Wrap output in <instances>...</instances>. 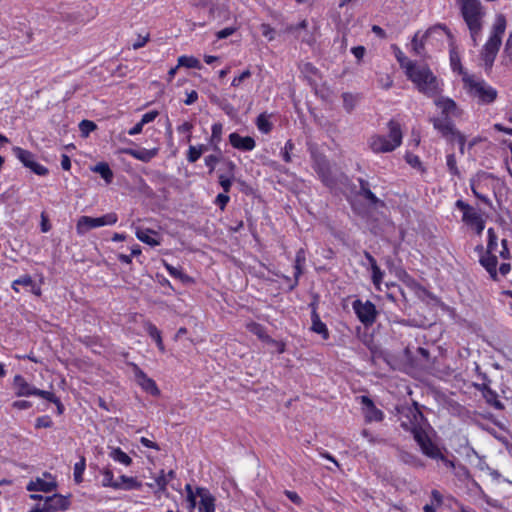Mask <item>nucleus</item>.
Instances as JSON below:
<instances>
[{
  "mask_svg": "<svg viewBox=\"0 0 512 512\" xmlns=\"http://www.w3.org/2000/svg\"><path fill=\"white\" fill-rule=\"evenodd\" d=\"M432 122L434 128L437 129L445 137L449 135L455 136V134L458 132L454 129L452 123L446 117L444 119H433Z\"/></svg>",
  "mask_w": 512,
  "mask_h": 512,
  "instance_id": "24",
  "label": "nucleus"
},
{
  "mask_svg": "<svg viewBox=\"0 0 512 512\" xmlns=\"http://www.w3.org/2000/svg\"><path fill=\"white\" fill-rule=\"evenodd\" d=\"M500 44L501 39H499L498 36H490L484 45V48L481 52V57L486 69H490L492 67Z\"/></svg>",
  "mask_w": 512,
  "mask_h": 512,
  "instance_id": "11",
  "label": "nucleus"
},
{
  "mask_svg": "<svg viewBox=\"0 0 512 512\" xmlns=\"http://www.w3.org/2000/svg\"><path fill=\"white\" fill-rule=\"evenodd\" d=\"M144 329L148 333V335L156 342L159 350L161 352L165 351V347L163 344L162 336L160 330L151 322L144 323Z\"/></svg>",
  "mask_w": 512,
  "mask_h": 512,
  "instance_id": "27",
  "label": "nucleus"
},
{
  "mask_svg": "<svg viewBox=\"0 0 512 512\" xmlns=\"http://www.w3.org/2000/svg\"><path fill=\"white\" fill-rule=\"evenodd\" d=\"M186 95H187V98L184 100V103L186 105H191V104L195 103L198 99V93L195 90L187 92Z\"/></svg>",
  "mask_w": 512,
  "mask_h": 512,
  "instance_id": "60",
  "label": "nucleus"
},
{
  "mask_svg": "<svg viewBox=\"0 0 512 512\" xmlns=\"http://www.w3.org/2000/svg\"><path fill=\"white\" fill-rule=\"evenodd\" d=\"M230 144L241 151H252L255 146V140L250 136H241L234 132L229 135Z\"/></svg>",
  "mask_w": 512,
  "mask_h": 512,
  "instance_id": "18",
  "label": "nucleus"
},
{
  "mask_svg": "<svg viewBox=\"0 0 512 512\" xmlns=\"http://www.w3.org/2000/svg\"><path fill=\"white\" fill-rule=\"evenodd\" d=\"M148 40H149L148 35H146L144 37H139L138 40L135 43H133V45H132L133 49L137 50V49L143 47L148 42Z\"/></svg>",
  "mask_w": 512,
  "mask_h": 512,
  "instance_id": "64",
  "label": "nucleus"
},
{
  "mask_svg": "<svg viewBox=\"0 0 512 512\" xmlns=\"http://www.w3.org/2000/svg\"><path fill=\"white\" fill-rule=\"evenodd\" d=\"M406 160L413 167H420V165H421L420 159L416 155L408 154L406 156Z\"/></svg>",
  "mask_w": 512,
  "mask_h": 512,
  "instance_id": "62",
  "label": "nucleus"
},
{
  "mask_svg": "<svg viewBox=\"0 0 512 512\" xmlns=\"http://www.w3.org/2000/svg\"><path fill=\"white\" fill-rule=\"evenodd\" d=\"M305 252L300 249L295 258V276L298 277L302 273V266L305 263Z\"/></svg>",
  "mask_w": 512,
  "mask_h": 512,
  "instance_id": "41",
  "label": "nucleus"
},
{
  "mask_svg": "<svg viewBox=\"0 0 512 512\" xmlns=\"http://www.w3.org/2000/svg\"><path fill=\"white\" fill-rule=\"evenodd\" d=\"M251 71L249 69L244 70L238 76H235L231 82V86L234 88H240L244 82L251 77Z\"/></svg>",
  "mask_w": 512,
  "mask_h": 512,
  "instance_id": "36",
  "label": "nucleus"
},
{
  "mask_svg": "<svg viewBox=\"0 0 512 512\" xmlns=\"http://www.w3.org/2000/svg\"><path fill=\"white\" fill-rule=\"evenodd\" d=\"M97 128L96 124L90 120H82L79 123V130L84 137H87Z\"/></svg>",
  "mask_w": 512,
  "mask_h": 512,
  "instance_id": "40",
  "label": "nucleus"
},
{
  "mask_svg": "<svg viewBox=\"0 0 512 512\" xmlns=\"http://www.w3.org/2000/svg\"><path fill=\"white\" fill-rule=\"evenodd\" d=\"M353 310L358 319L365 326H371L376 321L377 310L371 301H361L359 299L353 302Z\"/></svg>",
  "mask_w": 512,
  "mask_h": 512,
  "instance_id": "9",
  "label": "nucleus"
},
{
  "mask_svg": "<svg viewBox=\"0 0 512 512\" xmlns=\"http://www.w3.org/2000/svg\"><path fill=\"white\" fill-rule=\"evenodd\" d=\"M234 32H235L234 28H230V27L224 28V29L220 30L219 32H217V38L218 39L227 38L230 35H232Z\"/></svg>",
  "mask_w": 512,
  "mask_h": 512,
  "instance_id": "61",
  "label": "nucleus"
},
{
  "mask_svg": "<svg viewBox=\"0 0 512 512\" xmlns=\"http://www.w3.org/2000/svg\"><path fill=\"white\" fill-rule=\"evenodd\" d=\"M117 221L118 216L114 212L107 213L101 217L81 216L76 223V232L78 235L83 236L92 229L114 225Z\"/></svg>",
  "mask_w": 512,
  "mask_h": 512,
  "instance_id": "6",
  "label": "nucleus"
},
{
  "mask_svg": "<svg viewBox=\"0 0 512 512\" xmlns=\"http://www.w3.org/2000/svg\"><path fill=\"white\" fill-rule=\"evenodd\" d=\"M44 505L48 512L66 511L70 506L67 497L61 494H53L52 496L45 497Z\"/></svg>",
  "mask_w": 512,
  "mask_h": 512,
  "instance_id": "15",
  "label": "nucleus"
},
{
  "mask_svg": "<svg viewBox=\"0 0 512 512\" xmlns=\"http://www.w3.org/2000/svg\"><path fill=\"white\" fill-rule=\"evenodd\" d=\"M201 157L200 148H196V146L190 145L187 152V160L190 163L196 162Z\"/></svg>",
  "mask_w": 512,
  "mask_h": 512,
  "instance_id": "44",
  "label": "nucleus"
},
{
  "mask_svg": "<svg viewBox=\"0 0 512 512\" xmlns=\"http://www.w3.org/2000/svg\"><path fill=\"white\" fill-rule=\"evenodd\" d=\"M479 262L484 267V269L489 273L491 279H493L494 281L499 280L497 271V257L495 256V253H483L480 256Z\"/></svg>",
  "mask_w": 512,
  "mask_h": 512,
  "instance_id": "19",
  "label": "nucleus"
},
{
  "mask_svg": "<svg viewBox=\"0 0 512 512\" xmlns=\"http://www.w3.org/2000/svg\"><path fill=\"white\" fill-rule=\"evenodd\" d=\"M343 105L346 111L351 112L357 103V97L351 93H344L342 95Z\"/></svg>",
  "mask_w": 512,
  "mask_h": 512,
  "instance_id": "38",
  "label": "nucleus"
},
{
  "mask_svg": "<svg viewBox=\"0 0 512 512\" xmlns=\"http://www.w3.org/2000/svg\"><path fill=\"white\" fill-rule=\"evenodd\" d=\"M134 376H135V379H136L138 385H140L142 387V389H144L146 392H148L154 396H158L160 394V390L158 389L155 381L153 379H151L150 377H148L136 365H134Z\"/></svg>",
  "mask_w": 512,
  "mask_h": 512,
  "instance_id": "14",
  "label": "nucleus"
},
{
  "mask_svg": "<svg viewBox=\"0 0 512 512\" xmlns=\"http://www.w3.org/2000/svg\"><path fill=\"white\" fill-rule=\"evenodd\" d=\"M294 149V144L292 143V141H287L285 143V146L283 148V150L281 151V155H282V158L285 162L289 163L291 162V151Z\"/></svg>",
  "mask_w": 512,
  "mask_h": 512,
  "instance_id": "48",
  "label": "nucleus"
},
{
  "mask_svg": "<svg viewBox=\"0 0 512 512\" xmlns=\"http://www.w3.org/2000/svg\"><path fill=\"white\" fill-rule=\"evenodd\" d=\"M366 258L368 259L370 265H371V271H372V282L375 286V288L378 291H381V283L383 280L384 272L379 268V266L376 263V260L371 256L369 253H366Z\"/></svg>",
  "mask_w": 512,
  "mask_h": 512,
  "instance_id": "23",
  "label": "nucleus"
},
{
  "mask_svg": "<svg viewBox=\"0 0 512 512\" xmlns=\"http://www.w3.org/2000/svg\"><path fill=\"white\" fill-rule=\"evenodd\" d=\"M476 46L481 35L484 10L479 0H456Z\"/></svg>",
  "mask_w": 512,
  "mask_h": 512,
  "instance_id": "4",
  "label": "nucleus"
},
{
  "mask_svg": "<svg viewBox=\"0 0 512 512\" xmlns=\"http://www.w3.org/2000/svg\"><path fill=\"white\" fill-rule=\"evenodd\" d=\"M90 169L92 172L98 173L107 184L112 182L114 174L106 162H99Z\"/></svg>",
  "mask_w": 512,
  "mask_h": 512,
  "instance_id": "29",
  "label": "nucleus"
},
{
  "mask_svg": "<svg viewBox=\"0 0 512 512\" xmlns=\"http://www.w3.org/2000/svg\"><path fill=\"white\" fill-rule=\"evenodd\" d=\"M455 206L463 213V223L480 235L485 228V220L482 214L463 200H457Z\"/></svg>",
  "mask_w": 512,
  "mask_h": 512,
  "instance_id": "7",
  "label": "nucleus"
},
{
  "mask_svg": "<svg viewBox=\"0 0 512 512\" xmlns=\"http://www.w3.org/2000/svg\"><path fill=\"white\" fill-rule=\"evenodd\" d=\"M256 125L257 128L263 133H269L272 129V124L264 114L258 116Z\"/></svg>",
  "mask_w": 512,
  "mask_h": 512,
  "instance_id": "37",
  "label": "nucleus"
},
{
  "mask_svg": "<svg viewBox=\"0 0 512 512\" xmlns=\"http://www.w3.org/2000/svg\"><path fill=\"white\" fill-rule=\"evenodd\" d=\"M488 235V243H487V250L486 252L489 253H495L497 252L498 243H497V236L493 228H489L487 231Z\"/></svg>",
  "mask_w": 512,
  "mask_h": 512,
  "instance_id": "35",
  "label": "nucleus"
},
{
  "mask_svg": "<svg viewBox=\"0 0 512 512\" xmlns=\"http://www.w3.org/2000/svg\"><path fill=\"white\" fill-rule=\"evenodd\" d=\"M13 151V154L14 156L28 169H30L33 173H35L36 175H39V176H45L48 174V169L39 164L36 160H35V155L28 151V150H25L21 147H13L12 149Z\"/></svg>",
  "mask_w": 512,
  "mask_h": 512,
  "instance_id": "8",
  "label": "nucleus"
},
{
  "mask_svg": "<svg viewBox=\"0 0 512 512\" xmlns=\"http://www.w3.org/2000/svg\"><path fill=\"white\" fill-rule=\"evenodd\" d=\"M174 478L175 472L173 470H170L168 472L161 470L160 473L155 478V482L153 484H149V486L151 488H157L159 491L164 492L166 490L168 483Z\"/></svg>",
  "mask_w": 512,
  "mask_h": 512,
  "instance_id": "22",
  "label": "nucleus"
},
{
  "mask_svg": "<svg viewBox=\"0 0 512 512\" xmlns=\"http://www.w3.org/2000/svg\"><path fill=\"white\" fill-rule=\"evenodd\" d=\"M219 158L214 155H208L205 157V164L210 168V171H213L215 168V165L218 163Z\"/></svg>",
  "mask_w": 512,
  "mask_h": 512,
  "instance_id": "58",
  "label": "nucleus"
},
{
  "mask_svg": "<svg viewBox=\"0 0 512 512\" xmlns=\"http://www.w3.org/2000/svg\"><path fill=\"white\" fill-rule=\"evenodd\" d=\"M164 267L166 268V270L168 271V273L170 274V276L174 277V278H178V279H184L185 275L184 273L181 271V269L179 268H176L170 264H168L167 262L164 261Z\"/></svg>",
  "mask_w": 512,
  "mask_h": 512,
  "instance_id": "47",
  "label": "nucleus"
},
{
  "mask_svg": "<svg viewBox=\"0 0 512 512\" xmlns=\"http://www.w3.org/2000/svg\"><path fill=\"white\" fill-rule=\"evenodd\" d=\"M193 129V125L190 122H184L177 127L179 133L187 134V141L191 140V131Z\"/></svg>",
  "mask_w": 512,
  "mask_h": 512,
  "instance_id": "49",
  "label": "nucleus"
},
{
  "mask_svg": "<svg viewBox=\"0 0 512 512\" xmlns=\"http://www.w3.org/2000/svg\"><path fill=\"white\" fill-rule=\"evenodd\" d=\"M86 468L85 458L82 456L80 460L74 465V481L79 484L83 481V474Z\"/></svg>",
  "mask_w": 512,
  "mask_h": 512,
  "instance_id": "32",
  "label": "nucleus"
},
{
  "mask_svg": "<svg viewBox=\"0 0 512 512\" xmlns=\"http://www.w3.org/2000/svg\"><path fill=\"white\" fill-rule=\"evenodd\" d=\"M158 115H159V113L156 110L149 111L142 116L140 122L144 126L150 122H153L157 118Z\"/></svg>",
  "mask_w": 512,
  "mask_h": 512,
  "instance_id": "54",
  "label": "nucleus"
},
{
  "mask_svg": "<svg viewBox=\"0 0 512 512\" xmlns=\"http://www.w3.org/2000/svg\"><path fill=\"white\" fill-rule=\"evenodd\" d=\"M285 495L296 505H300L302 503L301 497L294 491H285Z\"/></svg>",
  "mask_w": 512,
  "mask_h": 512,
  "instance_id": "57",
  "label": "nucleus"
},
{
  "mask_svg": "<svg viewBox=\"0 0 512 512\" xmlns=\"http://www.w3.org/2000/svg\"><path fill=\"white\" fill-rule=\"evenodd\" d=\"M506 27V21L504 16L500 15L496 19V23L494 24L493 31L490 36H498L501 39Z\"/></svg>",
  "mask_w": 512,
  "mask_h": 512,
  "instance_id": "34",
  "label": "nucleus"
},
{
  "mask_svg": "<svg viewBox=\"0 0 512 512\" xmlns=\"http://www.w3.org/2000/svg\"><path fill=\"white\" fill-rule=\"evenodd\" d=\"M312 326L311 330L319 335L322 336L324 340H327L329 338V331L324 322L321 321L319 315L313 311L312 316Z\"/></svg>",
  "mask_w": 512,
  "mask_h": 512,
  "instance_id": "25",
  "label": "nucleus"
},
{
  "mask_svg": "<svg viewBox=\"0 0 512 512\" xmlns=\"http://www.w3.org/2000/svg\"><path fill=\"white\" fill-rule=\"evenodd\" d=\"M435 105L442 111L446 118L459 117L461 115V110L451 98L438 97L435 100Z\"/></svg>",
  "mask_w": 512,
  "mask_h": 512,
  "instance_id": "16",
  "label": "nucleus"
},
{
  "mask_svg": "<svg viewBox=\"0 0 512 512\" xmlns=\"http://www.w3.org/2000/svg\"><path fill=\"white\" fill-rule=\"evenodd\" d=\"M57 488V482L55 478L50 473H43L42 477H37L33 480H31L27 486L26 489L28 491L34 492H44L49 493Z\"/></svg>",
  "mask_w": 512,
  "mask_h": 512,
  "instance_id": "10",
  "label": "nucleus"
},
{
  "mask_svg": "<svg viewBox=\"0 0 512 512\" xmlns=\"http://www.w3.org/2000/svg\"><path fill=\"white\" fill-rule=\"evenodd\" d=\"M118 481L123 484L122 489L124 490L139 489L141 487V483L134 477L122 475Z\"/></svg>",
  "mask_w": 512,
  "mask_h": 512,
  "instance_id": "33",
  "label": "nucleus"
},
{
  "mask_svg": "<svg viewBox=\"0 0 512 512\" xmlns=\"http://www.w3.org/2000/svg\"><path fill=\"white\" fill-rule=\"evenodd\" d=\"M462 81L466 93L478 104L490 105L496 101L498 91L484 79L463 73Z\"/></svg>",
  "mask_w": 512,
  "mask_h": 512,
  "instance_id": "3",
  "label": "nucleus"
},
{
  "mask_svg": "<svg viewBox=\"0 0 512 512\" xmlns=\"http://www.w3.org/2000/svg\"><path fill=\"white\" fill-rule=\"evenodd\" d=\"M52 424V421L50 420L49 417L47 416H43V417H40L36 420V427L37 428H42V427H50Z\"/></svg>",
  "mask_w": 512,
  "mask_h": 512,
  "instance_id": "56",
  "label": "nucleus"
},
{
  "mask_svg": "<svg viewBox=\"0 0 512 512\" xmlns=\"http://www.w3.org/2000/svg\"><path fill=\"white\" fill-rule=\"evenodd\" d=\"M446 164H447L448 170L451 174L456 175V176L460 175L454 154L447 155Z\"/></svg>",
  "mask_w": 512,
  "mask_h": 512,
  "instance_id": "43",
  "label": "nucleus"
},
{
  "mask_svg": "<svg viewBox=\"0 0 512 512\" xmlns=\"http://www.w3.org/2000/svg\"><path fill=\"white\" fill-rule=\"evenodd\" d=\"M223 131V126L221 123H214L211 128V142L219 143L221 140V135Z\"/></svg>",
  "mask_w": 512,
  "mask_h": 512,
  "instance_id": "42",
  "label": "nucleus"
},
{
  "mask_svg": "<svg viewBox=\"0 0 512 512\" xmlns=\"http://www.w3.org/2000/svg\"><path fill=\"white\" fill-rule=\"evenodd\" d=\"M109 457L114 460L115 462H118L125 466H130L132 463L131 457L125 453L121 448L119 447H111L109 448Z\"/></svg>",
  "mask_w": 512,
  "mask_h": 512,
  "instance_id": "28",
  "label": "nucleus"
},
{
  "mask_svg": "<svg viewBox=\"0 0 512 512\" xmlns=\"http://www.w3.org/2000/svg\"><path fill=\"white\" fill-rule=\"evenodd\" d=\"M61 167L66 171H69L71 169V160L69 156L66 154H63L61 156Z\"/></svg>",
  "mask_w": 512,
  "mask_h": 512,
  "instance_id": "63",
  "label": "nucleus"
},
{
  "mask_svg": "<svg viewBox=\"0 0 512 512\" xmlns=\"http://www.w3.org/2000/svg\"><path fill=\"white\" fill-rule=\"evenodd\" d=\"M185 490L187 492V500L190 503V508L193 509L196 507V499H197L196 491L195 492L193 491L190 484H187L185 486Z\"/></svg>",
  "mask_w": 512,
  "mask_h": 512,
  "instance_id": "51",
  "label": "nucleus"
},
{
  "mask_svg": "<svg viewBox=\"0 0 512 512\" xmlns=\"http://www.w3.org/2000/svg\"><path fill=\"white\" fill-rule=\"evenodd\" d=\"M360 402L367 422H380L383 420V412L374 405L373 401L368 396H361Z\"/></svg>",
  "mask_w": 512,
  "mask_h": 512,
  "instance_id": "12",
  "label": "nucleus"
},
{
  "mask_svg": "<svg viewBox=\"0 0 512 512\" xmlns=\"http://www.w3.org/2000/svg\"><path fill=\"white\" fill-rule=\"evenodd\" d=\"M16 395L19 397L22 396H34L36 389L34 386L30 385L21 375H16L13 380Z\"/></svg>",
  "mask_w": 512,
  "mask_h": 512,
  "instance_id": "20",
  "label": "nucleus"
},
{
  "mask_svg": "<svg viewBox=\"0 0 512 512\" xmlns=\"http://www.w3.org/2000/svg\"><path fill=\"white\" fill-rule=\"evenodd\" d=\"M501 246H502V249L499 251L500 257L503 258V259H509L510 258V252H509V249L507 247V240L506 239H503L501 241Z\"/></svg>",
  "mask_w": 512,
  "mask_h": 512,
  "instance_id": "59",
  "label": "nucleus"
},
{
  "mask_svg": "<svg viewBox=\"0 0 512 512\" xmlns=\"http://www.w3.org/2000/svg\"><path fill=\"white\" fill-rule=\"evenodd\" d=\"M411 414L414 418V423H412L408 429H410L414 435V439L419 444L422 452L435 460L440 461L445 467L449 469H454L455 464L452 460L448 459L439 449L437 445L432 443V441L427 437V435L420 429L418 426L420 425V422L422 421L423 417L422 414L418 410L411 411Z\"/></svg>",
  "mask_w": 512,
  "mask_h": 512,
  "instance_id": "2",
  "label": "nucleus"
},
{
  "mask_svg": "<svg viewBox=\"0 0 512 512\" xmlns=\"http://www.w3.org/2000/svg\"><path fill=\"white\" fill-rule=\"evenodd\" d=\"M178 66L186 68L201 69L200 61L194 56L182 55L178 58Z\"/></svg>",
  "mask_w": 512,
  "mask_h": 512,
  "instance_id": "31",
  "label": "nucleus"
},
{
  "mask_svg": "<svg viewBox=\"0 0 512 512\" xmlns=\"http://www.w3.org/2000/svg\"><path fill=\"white\" fill-rule=\"evenodd\" d=\"M389 134L373 135L369 138L368 144L374 153H388L394 151L402 143V130L398 122L391 120L388 122Z\"/></svg>",
  "mask_w": 512,
  "mask_h": 512,
  "instance_id": "5",
  "label": "nucleus"
},
{
  "mask_svg": "<svg viewBox=\"0 0 512 512\" xmlns=\"http://www.w3.org/2000/svg\"><path fill=\"white\" fill-rule=\"evenodd\" d=\"M196 495L199 498L198 506L199 512H215L216 498L206 488H196Z\"/></svg>",
  "mask_w": 512,
  "mask_h": 512,
  "instance_id": "13",
  "label": "nucleus"
},
{
  "mask_svg": "<svg viewBox=\"0 0 512 512\" xmlns=\"http://www.w3.org/2000/svg\"><path fill=\"white\" fill-rule=\"evenodd\" d=\"M101 475H102L101 485L103 487H109V488H113L115 490L122 489L123 484L120 483L118 480L114 479V474H113L112 470H110L109 468H104L101 471Z\"/></svg>",
  "mask_w": 512,
  "mask_h": 512,
  "instance_id": "26",
  "label": "nucleus"
},
{
  "mask_svg": "<svg viewBox=\"0 0 512 512\" xmlns=\"http://www.w3.org/2000/svg\"><path fill=\"white\" fill-rule=\"evenodd\" d=\"M351 52L360 61L364 57L366 49L364 46H356L351 49Z\"/></svg>",
  "mask_w": 512,
  "mask_h": 512,
  "instance_id": "55",
  "label": "nucleus"
},
{
  "mask_svg": "<svg viewBox=\"0 0 512 512\" xmlns=\"http://www.w3.org/2000/svg\"><path fill=\"white\" fill-rule=\"evenodd\" d=\"M260 30L262 35L269 41L274 39L275 30L269 24H262Z\"/></svg>",
  "mask_w": 512,
  "mask_h": 512,
  "instance_id": "52",
  "label": "nucleus"
},
{
  "mask_svg": "<svg viewBox=\"0 0 512 512\" xmlns=\"http://www.w3.org/2000/svg\"><path fill=\"white\" fill-rule=\"evenodd\" d=\"M34 396H38V397H41V398H44L52 403L54 402H58V398L52 393V392H49V391H44V390H40V389H36V392H35V395Z\"/></svg>",
  "mask_w": 512,
  "mask_h": 512,
  "instance_id": "50",
  "label": "nucleus"
},
{
  "mask_svg": "<svg viewBox=\"0 0 512 512\" xmlns=\"http://www.w3.org/2000/svg\"><path fill=\"white\" fill-rule=\"evenodd\" d=\"M33 280L29 275H24L13 281L12 288L14 291L19 292L18 286H24L30 288L33 286Z\"/></svg>",
  "mask_w": 512,
  "mask_h": 512,
  "instance_id": "39",
  "label": "nucleus"
},
{
  "mask_svg": "<svg viewBox=\"0 0 512 512\" xmlns=\"http://www.w3.org/2000/svg\"><path fill=\"white\" fill-rule=\"evenodd\" d=\"M134 229L137 239L140 240L141 242L151 247H155L161 244L160 235L157 231L138 226L135 227Z\"/></svg>",
  "mask_w": 512,
  "mask_h": 512,
  "instance_id": "17",
  "label": "nucleus"
},
{
  "mask_svg": "<svg viewBox=\"0 0 512 512\" xmlns=\"http://www.w3.org/2000/svg\"><path fill=\"white\" fill-rule=\"evenodd\" d=\"M327 168L325 166H321L320 164H318L317 166V172L319 174V176L321 177L322 179V182L326 185V186H329L331 187L333 185V182L330 178V176L328 175L327 173Z\"/></svg>",
  "mask_w": 512,
  "mask_h": 512,
  "instance_id": "45",
  "label": "nucleus"
},
{
  "mask_svg": "<svg viewBox=\"0 0 512 512\" xmlns=\"http://www.w3.org/2000/svg\"><path fill=\"white\" fill-rule=\"evenodd\" d=\"M229 170L231 172V175H219V184L223 188L225 193H228L231 189L232 183H233V170L235 169V164L233 162L228 163Z\"/></svg>",
  "mask_w": 512,
  "mask_h": 512,
  "instance_id": "30",
  "label": "nucleus"
},
{
  "mask_svg": "<svg viewBox=\"0 0 512 512\" xmlns=\"http://www.w3.org/2000/svg\"><path fill=\"white\" fill-rule=\"evenodd\" d=\"M361 194L367 199L369 200L371 203L373 204H376L379 202V199L375 196V194L370 190L368 189L365 184L362 182L361 183Z\"/></svg>",
  "mask_w": 512,
  "mask_h": 512,
  "instance_id": "46",
  "label": "nucleus"
},
{
  "mask_svg": "<svg viewBox=\"0 0 512 512\" xmlns=\"http://www.w3.org/2000/svg\"><path fill=\"white\" fill-rule=\"evenodd\" d=\"M398 60L405 75L420 93L434 98L442 92V81L434 75L428 65L408 60L405 57H398Z\"/></svg>",
  "mask_w": 512,
  "mask_h": 512,
  "instance_id": "1",
  "label": "nucleus"
},
{
  "mask_svg": "<svg viewBox=\"0 0 512 512\" xmlns=\"http://www.w3.org/2000/svg\"><path fill=\"white\" fill-rule=\"evenodd\" d=\"M229 200L230 197L228 196V193H220L215 199V204L218 205L221 210H224Z\"/></svg>",
  "mask_w": 512,
  "mask_h": 512,
  "instance_id": "53",
  "label": "nucleus"
},
{
  "mask_svg": "<svg viewBox=\"0 0 512 512\" xmlns=\"http://www.w3.org/2000/svg\"><path fill=\"white\" fill-rule=\"evenodd\" d=\"M123 153L128 154L132 156L133 158L140 160L142 162H149L151 159H153L158 154V149H132V148H126L122 150Z\"/></svg>",
  "mask_w": 512,
  "mask_h": 512,
  "instance_id": "21",
  "label": "nucleus"
}]
</instances>
